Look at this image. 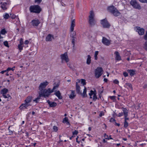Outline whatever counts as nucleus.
<instances>
[{
    "mask_svg": "<svg viewBox=\"0 0 147 147\" xmlns=\"http://www.w3.org/2000/svg\"><path fill=\"white\" fill-rule=\"evenodd\" d=\"M130 3L134 8L139 10L141 9V7L140 4L137 2L136 0H131L130 2Z\"/></svg>",
    "mask_w": 147,
    "mask_h": 147,
    "instance_id": "nucleus-4",
    "label": "nucleus"
},
{
    "mask_svg": "<svg viewBox=\"0 0 147 147\" xmlns=\"http://www.w3.org/2000/svg\"><path fill=\"white\" fill-rule=\"evenodd\" d=\"M98 51H96L94 54V58L96 60L97 59V55L98 54Z\"/></svg>",
    "mask_w": 147,
    "mask_h": 147,
    "instance_id": "nucleus-35",
    "label": "nucleus"
},
{
    "mask_svg": "<svg viewBox=\"0 0 147 147\" xmlns=\"http://www.w3.org/2000/svg\"><path fill=\"white\" fill-rule=\"evenodd\" d=\"M76 96V95L75 94V92L74 90L71 91V93L69 95V98L72 99L75 97Z\"/></svg>",
    "mask_w": 147,
    "mask_h": 147,
    "instance_id": "nucleus-21",
    "label": "nucleus"
},
{
    "mask_svg": "<svg viewBox=\"0 0 147 147\" xmlns=\"http://www.w3.org/2000/svg\"><path fill=\"white\" fill-rule=\"evenodd\" d=\"M4 45L5 46L7 47H9V45L7 41H5L4 42Z\"/></svg>",
    "mask_w": 147,
    "mask_h": 147,
    "instance_id": "nucleus-46",
    "label": "nucleus"
},
{
    "mask_svg": "<svg viewBox=\"0 0 147 147\" xmlns=\"http://www.w3.org/2000/svg\"><path fill=\"white\" fill-rule=\"evenodd\" d=\"M55 94L57 97L59 99H61L62 98V97L61 95V94L59 91H57L55 93Z\"/></svg>",
    "mask_w": 147,
    "mask_h": 147,
    "instance_id": "nucleus-22",
    "label": "nucleus"
},
{
    "mask_svg": "<svg viewBox=\"0 0 147 147\" xmlns=\"http://www.w3.org/2000/svg\"><path fill=\"white\" fill-rule=\"evenodd\" d=\"M114 83L115 84H118L119 83V81L117 80H115L114 81Z\"/></svg>",
    "mask_w": 147,
    "mask_h": 147,
    "instance_id": "nucleus-54",
    "label": "nucleus"
},
{
    "mask_svg": "<svg viewBox=\"0 0 147 147\" xmlns=\"http://www.w3.org/2000/svg\"><path fill=\"white\" fill-rule=\"evenodd\" d=\"M38 93H39V95L38 97L37 98H37V99L38 100H39L40 99V98L41 97H43V95H42V92H41V91H39Z\"/></svg>",
    "mask_w": 147,
    "mask_h": 147,
    "instance_id": "nucleus-32",
    "label": "nucleus"
},
{
    "mask_svg": "<svg viewBox=\"0 0 147 147\" xmlns=\"http://www.w3.org/2000/svg\"><path fill=\"white\" fill-rule=\"evenodd\" d=\"M60 57L62 62H63L65 61L66 63H67L69 61V59L67 52H65L64 54H61Z\"/></svg>",
    "mask_w": 147,
    "mask_h": 147,
    "instance_id": "nucleus-8",
    "label": "nucleus"
},
{
    "mask_svg": "<svg viewBox=\"0 0 147 147\" xmlns=\"http://www.w3.org/2000/svg\"><path fill=\"white\" fill-rule=\"evenodd\" d=\"M80 87L78 85V82H76V90L78 93L79 94H82L81 92L80 91Z\"/></svg>",
    "mask_w": 147,
    "mask_h": 147,
    "instance_id": "nucleus-19",
    "label": "nucleus"
},
{
    "mask_svg": "<svg viewBox=\"0 0 147 147\" xmlns=\"http://www.w3.org/2000/svg\"><path fill=\"white\" fill-rule=\"evenodd\" d=\"M81 83L84 86L86 84V80L84 79H81Z\"/></svg>",
    "mask_w": 147,
    "mask_h": 147,
    "instance_id": "nucleus-38",
    "label": "nucleus"
},
{
    "mask_svg": "<svg viewBox=\"0 0 147 147\" xmlns=\"http://www.w3.org/2000/svg\"><path fill=\"white\" fill-rule=\"evenodd\" d=\"M42 0H35V2L38 4H39L42 1Z\"/></svg>",
    "mask_w": 147,
    "mask_h": 147,
    "instance_id": "nucleus-44",
    "label": "nucleus"
},
{
    "mask_svg": "<svg viewBox=\"0 0 147 147\" xmlns=\"http://www.w3.org/2000/svg\"><path fill=\"white\" fill-rule=\"evenodd\" d=\"M86 88L84 87V90L82 94H81L82 95L83 97H84L87 96L86 95Z\"/></svg>",
    "mask_w": 147,
    "mask_h": 147,
    "instance_id": "nucleus-29",
    "label": "nucleus"
},
{
    "mask_svg": "<svg viewBox=\"0 0 147 147\" xmlns=\"http://www.w3.org/2000/svg\"><path fill=\"white\" fill-rule=\"evenodd\" d=\"M108 11L113 14L114 16H117L120 14V13L117 9L113 6L109 7L108 8Z\"/></svg>",
    "mask_w": 147,
    "mask_h": 147,
    "instance_id": "nucleus-2",
    "label": "nucleus"
},
{
    "mask_svg": "<svg viewBox=\"0 0 147 147\" xmlns=\"http://www.w3.org/2000/svg\"><path fill=\"white\" fill-rule=\"evenodd\" d=\"M127 86H128L132 90H133L132 86L131 84L127 83H126L124 85V86L125 88H127Z\"/></svg>",
    "mask_w": 147,
    "mask_h": 147,
    "instance_id": "nucleus-28",
    "label": "nucleus"
},
{
    "mask_svg": "<svg viewBox=\"0 0 147 147\" xmlns=\"http://www.w3.org/2000/svg\"><path fill=\"white\" fill-rule=\"evenodd\" d=\"M94 15L92 11H91L89 16V23L91 26H94L96 24V21L94 18Z\"/></svg>",
    "mask_w": 147,
    "mask_h": 147,
    "instance_id": "nucleus-1",
    "label": "nucleus"
},
{
    "mask_svg": "<svg viewBox=\"0 0 147 147\" xmlns=\"http://www.w3.org/2000/svg\"><path fill=\"white\" fill-rule=\"evenodd\" d=\"M128 126V123L127 121H124V127L127 128Z\"/></svg>",
    "mask_w": 147,
    "mask_h": 147,
    "instance_id": "nucleus-36",
    "label": "nucleus"
},
{
    "mask_svg": "<svg viewBox=\"0 0 147 147\" xmlns=\"http://www.w3.org/2000/svg\"><path fill=\"white\" fill-rule=\"evenodd\" d=\"M68 119L66 117H65L63 120V123H65L67 122L68 123H69L68 122Z\"/></svg>",
    "mask_w": 147,
    "mask_h": 147,
    "instance_id": "nucleus-40",
    "label": "nucleus"
},
{
    "mask_svg": "<svg viewBox=\"0 0 147 147\" xmlns=\"http://www.w3.org/2000/svg\"><path fill=\"white\" fill-rule=\"evenodd\" d=\"M77 82H78V83L80 82H81V79L80 80L79 79H78L77 80Z\"/></svg>",
    "mask_w": 147,
    "mask_h": 147,
    "instance_id": "nucleus-64",
    "label": "nucleus"
},
{
    "mask_svg": "<svg viewBox=\"0 0 147 147\" xmlns=\"http://www.w3.org/2000/svg\"><path fill=\"white\" fill-rule=\"evenodd\" d=\"M7 71V69L5 70L2 71L1 72V73L2 74H3L4 73L6 72Z\"/></svg>",
    "mask_w": 147,
    "mask_h": 147,
    "instance_id": "nucleus-58",
    "label": "nucleus"
},
{
    "mask_svg": "<svg viewBox=\"0 0 147 147\" xmlns=\"http://www.w3.org/2000/svg\"><path fill=\"white\" fill-rule=\"evenodd\" d=\"M107 139H108V140H109V139H112V138L111 137V136H110L108 138H107Z\"/></svg>",
    "mask_w": 147,
    "mask_h": 147,
    "instance_id": "nucleus-63",
    "label": "nucleus"
},
{
    "mask_svg": "<svg viewBox=\"0 0 147 147\" xmlns=\"http://www.w3.org/2000/svg\"><path fill=\"white\" fill-rule=\"evenodd\" d=\"M115 125H117L118 126H119L120 124L119 123H117L116 122H115Z\"/></svg>",
    "mask_w": 147,
    "mask_h": 147,
    "instance_id": "nucleus-60",
    "label": "nucleus"
},
{
    "mask_svg": "<svg viewBox=\"0 0 147 147\" xmlns=\"http://www.w3.org/2000/svg\"><path fill=\"white\" fill-rule=\"evenodd\" d=\"M47 102L49 105L51 103V102H50L49 100H48L47 101Z\"/></svg>",
    "mask_w": 147,
    "mask_h": 147,
    "instance_id": "nucleus-62",
    "label": "nucleus"
},
{
    "mask_svg": "<svg viewBox=\"0 0 147 147\" xmlns=\"http://www.w3.org/2000/svg\"><path fill=\"white\" fill-rule=\"evenodd\" d=\"M41 92H42L43 97L46 98L49 96L50 94L53 92V90H52L51 88H49L48 89H45Z\"/></svg>",
    "mask_w": 147,
    "mask_h": 147,
    "instance_id": "nucleus-5",
    "label": "nucleus"
},
{
    "mask_svg": "<svg viewBox=\"0 0 147 147\" xmlns=\"http://www.w3.org/2000/svg\"><path fill=\"white\" fill-rule=\"evenodd\" d=\"M39 100H38L37 98L36 99L33 100V101L35 102L36 103H37L38 102Z\"/></svg>",
    "mask_w": 147,
    "mask_h": 147,
    "instance_id": "nucleus-55",
    "label": "nucleus"
},
{
    "mask_svg": "<svg viewBox=\"0 0 147 147\" xmlns=\"http://www.w3.org/2000/svg\"><path fill=\"white\" fill-rule=\"evenodd\" d=\"M89 95L90 96V98H92L91 96L93 95V100L94 101H96L97 98L96 96V91L94 92L92 90H91L90 91V93H89Z\"/></svg>",
    "mask_w": 147,
    "mask_h": 147,
    "instance_id": "nucleus-12",
    "label": "nucleus"
},
{
    "mask_svg": "<svg viewBox=\"0 0 147 147\" xmlns=\"http://www.w3.org/2000/svg\"><path fill=\"white\" fill-rule=\"evenodd\" d=\"M144 38L145 40H147V31L146 32V34L144 35Z\"/></svg>",
    "mask_w": 147,
    "mask_h": 147,
    "instance_id": "nucleus-50",
    "label": "nucleus"
},
{
    "mask_svg": "<svg viewBox=\"0 0 147 147\" xmlns=\"http://www.w3.org/2000/svg\"><path fill=\"white\" fill-rule=\"evenodd\" d=\"M16 16L14 14H10V17H11V18L12 19H15L16 18Z\"/></svg>",
    "mask_w": 147,
    "mask_h": 147,
    "instance_id": "nucleus-43",
    "label": "nucleus"
},
{
    "mask_svg": "<svg viewBox=\"0 0 147 147\" xmlns=\"http://www.w3.org/2000/svg\"><path fill=\"white\" fill-rule=\"evenodd\" d=\"M32 97L31 96H28L24 100V102L30 104V102L32 100Z\"/></svg>",
    "mask_w": 147,
    "mask_h": 147,
    "instance_id": "nucleus-20",
    "label": "nucleus"
},
{
    "mask_svg": "<svg viewBox=\"0 0 147 147\" xmlns=\"http://www.w3.org/2000/svg\"><path fill=\"white\" fill-rule=\"evenodd\" d=\"M91 57L89 55H88V58L86 60V63L89 65L90 64L91 62Z\"/></svg>",
    "mask_w": 147,
    "mask_h": 147,
    "instance_id": "nucleus-30",
    "label": "nucleus"
},
{
    "mask_svg": "<svg viewBox=\"0 0 147 147\" xmlns=\"http://www.w3.org/2000/svg\"><path fill=\"white\" fill-rule=\"evenodd\" d=\"M10 126L9 127L8 129L9 131V135H11L13 134V132L12 131H11V130H10V129L9 128H10Z\"/></svg>",
    "mask_w": 147,
    "mask_h": 147,
    "instance_id": "nucleus-41",
    "label": "nucleus"
},
{
    "mask_svg": "<svg viewBox=\"0 0 147 147\" xmlns=\"http://www.w3.org/2000/svg\"><path fill=\"white\" fill-rule=\"evenodd\" d=\"M136 31L140 35H143L144 34V30L143 28H141L139 27H136L135 28Z\"/></svg>",
    "mask_w": 147,
    "mask_h": 147,
    "instance_id": "nucleus-13",
    "label": "nucleus"
},
{
    "mask_svg": "<svg viewBox=\"0 0 147 147\" xmlns=\"http://www.w3.org/2000/svg\"><path fill=\"white\" fill-rule=\"evenodd\" d=\"M104 115V113L102 112H100L99 114V116L100 117H101L102 115Z\"/></svg>",
    "mask_w": 147,
    "mask_h": 147,
    "instance_id": "nucleus-56",
    "label": "nucleus"
},
{
    "mask_svg": "<svg viewBox=\"0 0 147 147\" xmlns=\"http://www.w3.org/2000/svg\"><path fill=\"white\" fill-rule=\"evenodd\" d=\"M59 84H57L55 86H54L52 90H53V92L59 86Z\"/></svg>",
    "mask_w": 147,
    "mask_h": 147,
    "instance_id": "nucleus-33",
    "label": "nucleus"
},
{
    "mask_svg": "<svg viewBox=\"0 0 147 147\" xmlns=\"http://www.w3.org/2000/svg\"><path fill=\"white\" fill-rule=\"evenodd\" d=\"M31 23L33 26L37 27L40 23V22L38 20H33L32 21Z\"/></svg>",
    "mask_w": 147,
    "mask_h": 147,
    "instance_id": "nucleus-16",
    "label": "nucleus"
},
{
    "mask_svg": "<svg viewBox=\"0 0 147 147\" xmlns=\"http://www.w3.org/2000/svg\"><path fill=\"white\" fill-rule=\"evenodd\" d=\"M20 44L23 45V40L22 38L20 39Z\"/></svg>",
    "mask_w": 147,
    "mask_h": 147,
    "instance_id": "nucleus-52",
    "label": "nucleus"
},
{
    "mask_svg": "<svg viewBox=\"0 0 147 147\" xmlns=\"http://www.w3.org/2000/svg\"><path fill=\"white\" fill-rule=\"evenodd\" d=\"M123 75L125 77H126L128 76V74L127 72H125L123 73Z\"/></svg>",
    "mask_w": 147,
    "mask_h": 147,
    "instance_id": "nucleus-49",
    "label": "nucleus"
},
{
    "mask_svg": "<svg viewBox=\"0 0 147 147\" xmlns=\"http://www.w3.org/2000/svg\"><path fill=\"white\" fill-rule=\"evenodd\" d=\"M29 106H31V105L25 102L24 103L22 104L19 107V109L21 110H23L25 109H27V107Z\"/></svg>",
    "mask_w": 147,
    "mask_h": 147,
    "instance_id": "nucleus-14",
    "label": "nucleus"
},
{
    "mask_svg": "<svg viewBox=\"0 0 147 147\" xmlns=\"http://www.w3.org/2000/svg\"><path fill=\"white\" fill-rule=\"evenodd\" d=\"M8 92V90L6 88H4L1 91V93L2 94L3 96L5 98H11L9 94H6V93Z\"/></svg>",
    "mask_w": 147,
    "mask_h": 147,
    "instance_id": "nucleus-9",
    "label": "nucleus"
},
{
    "mask_svg": "<svg viewBox=\"0 0 147 147\" xmlns=\"http://www.w3.org/2000/svg\"><path fill=\"white\" fill-rule=\"evenodd\" d=\"M29 41L28 40H26L25 41V44L26 45H27L29 43Z\"/></svg>",
    "mask_w": 147,
    "mask_h": 147,
    "instance_id": "nucleus-59",
    "label": "nucleus"
},
{
    "mask_svg": "<svg viewBox=\"0 0 147 147\" xmlns=\"http://www.w3.org/2000/svg\"><path fill=\"white\" fill-rule=\"evenodd\" d=\"M123 115V113H119V114L117 115V116H118L119 117H120L121 116H122Z\"/></svg>",
    "mask_w": 147,
    "mask_h": 147,
    "instance_id": "nucleus-51",
    "label": "nucleus"
},
{
    "mask_svg": "<svg viewBox=\"0 0 147 147\" xmlns=\"http://www.w3.org/2000/svg\"><path fill=\"white\" fill-rule=\"evenodd\" d=\"M7 33V32L5 30V29H3L1 30L0 32V41H2V40H1V39L3 37L1 36V34H5V33Z\"/></svg>",
    "mask_w": 147,
    "mask_h": 147,
    "instance_id": "nucleus-25",
    "label": "nucleus"
},
{
    "mask_svg": "<svg viewBox=\"0 0 147 147\" xmlns=\"http://www.w3.org/2000/svg\"><path fill=\"white\" fill-rule=\"evenodd\" d=\"M75 26V20H73L71 21V23L70 27V31L71 32H73L74 30V27Z\"/></svg>",
    "mask_w": 147,
    "mask_h": 147,
    "instance_id": "nucleus-18",
    "label": "nucleus"
},
{
    "mask_svg": "<svg viewBox=\"0 0 147 147\" xmlns=\"http://www.w3.org/2000/svg\"><path fill=\"white\" fill-rule=\"evenodd\" d=\"M102 42L105 45L109 46L110 44V41L105 37H103L102 40Z\"/></svg>",
    "mask_w": 147,
    "mask_h": 147,
    "instance_id": "nucleus-15",
    "label": "nucleus"
},
{
    "mask_svg": "<svg viewBox=\"0 0 147 147\" xmlns=\"http://www.w3.org/2000/svg\"><path fill=\"white\" fill-rule=\"evenodd\" d=\"M100 24L103 28H109L110 25L106 19H105L100 21Z\"/></svg>",
    "mask_w": 147,
    "mask_h": 147,
    "instance_id": "nucleus-6",
    "label": "nucleus"
},
{
    "mask_svg": "<svg viewBox=\"0 0 147 147\" xmlns=\"http://www.w3.org/2000/svg\"><path fill=\"white\" fill-rule=\"evenodd\" d=\"M144 48L147 51V41L145 42Z\"/></svg>",
    "mask_w": 147,
    "mask_h": 147,
    "instance_id": "nucleus-45",
    "label": "nucleus"
},
{
    "mask_svg": "<svg viewBox=\"0 0 147 147\" xmlns=\"http://www.w3.org/2000/svg\"><path fill=\"white\" fill-rule=\"evenodd\" d=\"M78 131L77 130H75L74 131H73V133H72L73 134V135H76L78 134Z\"/></svg>",
    "mask_w": 147,
    "mask_h": 147,
    "instance_id": "nucleus-47",
    "label": "nucleus"
},
{
    "mask_svg": "<svg viewBox=\"0 0 147 147\" xmlns=\"http://www.w3.org/2000/svg\"><path fill=\"white\" fill-rule=\"evenodd\" d=\"M115 121V119H113V118H111V119L110 120V121L111 122H114V121Z\"/></svg>",
    "mask_w": 147,
    "mask_h": 147,
    "instance_id": "nucleus-57",
    "label": "nucleus"
},
{
    "mask_svg": "<svg viewBox=\"0 0 147 147\" xmlns=\"http://www.w3.org/2000/svg\"><path fill=\"white\" fill-rule=\"evenodd\" d=\"M70 37H71L72 40V43L73 44V47H74L75 45V39L76 38V32L75 31H74L70 34Z\"/></svg>",
    "mask_w": 147,
    "mask_h": 147,
    "instance_id": "nucleus-11",
    "label": "nucleus"
},
{
    "mask_svg": "<svg viewBox=\"0 0 147 147\" xmlns=\"http://www.w3.org/2000/svg\"><path fill=\"white\" fill-rule=\"evenodd\" d=\"M48 84L49 83L47 81L41 83L39 87V91H43Z\"/></svg>",
    "mask_w": 147,
    "mask_h": 147,
    "instance_id": "nucleus-10",
    "label": "nucleus"
},
{
    "mask_svg": "<svg viewBox=\"0 0 147 147\" xmlns=\"http://www.w3.org/2000/svg\"><path fill=\"white\" fill-rule=\"evenodd\" d=\"M53 131L55 132H57L58 130V128L56 126H54L53 127Z\"/></svg>",
    "mask_w": 147,
    "mask_h": 147,
    "instance_id": "nucleus-37",
    "label": "nucleus"
},
{
    "mask_svg": "<svg viewBox=\"0 0 147 147\" xmlns=\"http://www.w3.org/2000/svg\"><path fill=\"white\" fill-rule=\"evenodd\" d=\"M1 7L3 10H5L7 9V4L6 3H1Z\"/></svg>",
    "mask_w": 147,
    "mask_h": 147,
    "instance_id": "nucleus-24",
    "label": "nucleus"
},
{
    "mask_svg": "<svg viewBox=\"0 0 147 147\" xmlns=\"http://www.w3.org/2000/svg\"><path fill=\"white\" fill-rule=\"evenodd\" d=\"M53 36L50 34H48L46 38V41H51L53 39Z\"/></svg>",
    "mask_w": 147,
    "mask_h": 147,
    "instance_id": "nucleus-17",
    "label": "nucleus"
},
{
    "mask_svg": "<svg viewBox=\"0 0 147 147\" xmlns=\"http://www.w3.org/2000/svg\"><path fill=\"white\" fill-rule=\"evenodd\" d=\"M122 111H123V113L125 116H128V110L126 108H123Z\"/></svg>",
    "mask_w": 147,
    "mask_h": 147,
    "instance_id": "nucleus-27",
    "label": "nucleus"
},
{
    "mask_svg": "<svg viewBox=\"0 0 147 147\" xmlns=\"http://www.w3.org/2000/svg\"><path fill=\"white\" fill-rule=\"evenodd\" d=\"M23 47V45H22L21 44H19L18 46V48L20 50V51L22 50Z\"/></svg>",
    "mask_w": 147,
    "mask_h": 147,
    "instance_id": "nucleus-39",
    "label": "nucleus"
},
{
    "mask_svg": "<svg viewBox=\"0 0 147 147\" xmlns=\"http://www.w3.org/2000/svg\"><path fill=\"white\" fill-rule=\"evenodd\" d=\"M104 81L105 82H107L108 81V80H107V79L106 78H104Z\"/></svg>",
    "mask_w": 147,
    "mask_h": 147,
    "instance_id": "nucleus-61",
    "label": "nucleus"
},
{
    "mask_svg": "<svg viewBox=\"0 0 147 147\" xmlns=\"http://www.w3.org/2000/svg\"><path fill=\"white\" fill-rule=\"evenodd\" d=\"M114 54L116 56L115 59L117 60H120L121 59V57L119 53L117 51H115Z\"/></svg>",
    "mask_w": 147,
    "mask_h": 147,
    "instance_id": "nucleus-23",
    "label": "nucleus"
},
{
    "mask_svg": "<svg viewBox=\"0 0 147 147\" xmlns=\"http://www.w3.org/2000/svg\"><path fill=\"white\" fill-rule=\"evenodd\" d=\"M139 1L142 3H147V0H139Z\"/></svg>",
    "mask_w": 147,
    "mask_h": 147,
    "instance_id": "nucleus-48",
    "label": "nucleus"
},
{
    "mask_svg": "<svg viewBox=\"0 0 147 147\" xmlns=\"http://www.w3.org/2000/svg\"><path fill=\"white\" fill-rule=\"evenodd\" d=\"M57 105V104L56 102H52L49 105L51 107H54L56 106Z\"/></svg>",
    "mask_w": 147,
    "mask_h": 147,
    "instance_id": "nucleus-31",
    "label": "nucleus"
},
{
    "mask_svg": "<svg viewBox=\"0 0 147 147\" xmlns=\"http://www.w3.org/2000/svg\"><path fill=\"white\" fill-rule=\"evenodd\" d=\"M15 68V67H13L12 68L9 67L7 69V71H9L10 70H12L13 71L14 69Z\"/></svg>",
    "mask_w": 147,
    "mask_h": 147,
    "instance_id": "nucleus-42",
    "label": "nucleus"
},
{
    "mask_svg": "<svg viewBox=\"0 0 147 147\" xmlns=\"http://www.w3.org/2000/svg\"><path fill=\"white\" fill-rule=\"evenodd\" d=\"M3 17L4 19H6L9 18V16L7 13H5V15H3Z\"/></svg>",
    "mask_w": 147,
    "mask_h": 147,
    "instance_id": "nucleus-34",
    "label": "nucleus"
},
{
    "mask_svg": "<svg viewBox=\"0 0 147 147\" xmlns=\"http://www.w3.org/2000/svg\"><path fill=\"white\" fill-rule=\"evenodd\" d=\"M127 71L131 76H132L135 73L133 69H128Z\"/></svg>",
    "mask_w": 147,
    "mask_h": 147,
    "instance_id": "nucleus-26",
    "label": "nucleus"
},
{
    "mask_svg": "<svg viewBox=\"0 0 147 147\" xmlns=\"http://www.w3.org/2000/svg\"><path fill=\"white\" fill-rule=\"evenodd\" d=\"M102 69L101 67H98L95 70V75L97 78H99L102 74Z\"/></svg>",
    "mask_w": 147,
    "mask_h": 147,
    "instance_id": "nucleus-7",
    "label": "nucleus"
},
{
    "mask_svg": "<svg viewBox=\"0 0 147 147\" xmlns=\"http://www.w3.org/2000/svg\"><path fill=\"white\" fill-rule=\"evenodd\" d=\"M127 116H124V121H127V120H129V118L127 117Z\"/></svg>",
    "mask_w": 147,
    "mask_h": 147,
    "instance_id": "nucleus-53",
    "label": "nucleus"
},
{
    "mask_svg": "<svg viewBox=\"0 0 147 147\" xmlns=\"http://www.w3.org/2000/svg\"><path fill=\"white\" fill-rule=\"evenodd\" d=\"M29 10L31 12L39 13L41 11V9L38 5H34L30 6Z\"/></svg>",
    "mask_w": 147,
    "mask_h": 147,
    "instance_id": "nucleus-3",
    "label": "nucleus"
}]
</instances>
